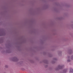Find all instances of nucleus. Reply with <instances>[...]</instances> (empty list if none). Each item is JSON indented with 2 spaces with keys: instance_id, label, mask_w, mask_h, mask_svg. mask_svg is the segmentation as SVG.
<instances>
[{
  "instance_id": "nucleus-4",
  "label": "nucleus",
  "mask_w": 73,
  "mask_h": 73,
  "mask_svg": "<svg viewBox=\"0 0 73 73\" xmlns=\"http://www.w3.org/2000/svg\"><path fill=\"white\" fill-rule=\"evenodd\" d=\"M5 68H7L8 67V66L7 65H6L5 66Z\"/></svg>"
},
{
  "instance_id": "nucleus-1",
  "label": "nucleus",
  "mask_w": 73,
  "mask_h": 73,
  "mask_svg": "<svg viewBox=\"0 0 73 73\" xmlns=\"http://www.w3.org/2000/svg\"><path fill=\"white\" fill-rule=\"evenodd\" d=\"M61 68H62V66H58V67L57 68V69H56V70H58V69H61Z\"/></svg>"
},
{
  "instance_id": "nucleus-5",
  "label": "nucleus",
  "mask_w": 73,
  "mask_h": 73,
  "mask_svg": "<svg viewBox=\"0 0 73 73\" xmlns=\"http://www.w3.org/2000/svg\"><path fill=\"white\" fill-rule=\"evenodd\" d=\"M67 61L68 62H70V60L68 59L67 60Z\"/></svg>"
},
{
  "instance_id": "nucleus-2",
  "label": "nucleus",
  "mask_w": 73,
  "mask_h": 73,
  "mask_svg": "<svg viewBox=\"0 0 73 73\" xmlns=\"http://www.w3.org/2000/svg\"><path fill=\"white\" fill-rule=\"evenodd\" d=\"M73 72V70L72 69H71L70 70V73H72Z\"/></svg>"
},
{
  "instance_id": "nucleus-7",
  "label": "nucleus",
  "mask_w": 73,
  "mask_h": 73,
  "mask_svg": "<svg viewBox=\"0 0 73 73\" xmlns=\"http://www.w3.org/2000/svg\"><path fill=\"white\" fill-rule=\"evenodd\" d=\"M64 72H65V73L66 72V70H65L64 71Z\"/></svg>"
},
{
  "instance_id": "nucleus-3",
  "label": "nucleus",
  "mask_w": 73,
  "mask_h": 73,
  "mask_svg": "<svg viewBox=\"0 0 73 73\" xmlns=\"http://www.w3.org/2000/svg\"><path fill=\"white\" fill-rule=\"evenodd\" d=\"M71 58L72 60H73V55L71 56Z\"/></svg>"
},
{
  "instance_id": "nucleus-6",
  "label": "nucleus",
  "mask_w": 73,
  "mask_h": 73,
  "mask_svg": "<svg viewBox=\"0 0 73 73\" xmlns=\"http://www.w3.org/2000/svg\"><path fill=\"white\" fill-rule=\"evenodd\" d=\"M69 58H70V56H68V59H69Z\"/></svg>"
},
{
  "instance_id": "nucleus-8",
  "label": "nucleus",
  "mask_w": 73,
  "mask_h": 73,
  "mask_svg": "<svg viewBox=\"0 0 73 73\" xmlns=\"http://www.w3.org/2000/svg\"><path fill=\"white\" fill-rule=\"evenodd\" d=\"M14 61H15L16 60H13Z\"/></svg>"
}]
</instances>
